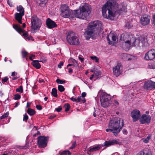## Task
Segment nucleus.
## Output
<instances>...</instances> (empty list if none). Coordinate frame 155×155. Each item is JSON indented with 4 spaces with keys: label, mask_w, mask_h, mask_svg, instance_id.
<instances>
[{
    "label": "nucleus",
    "mask_w": 155,
    "mask_h": 155,
    "mask_svg": "<svg viewBox=\"0 0 155 155\" xmlns=\"http://www.w3.org/2000/svg\"><path fill=\"white\" fill-rule=\"evenodd\" d=\"M116 5L115 0H109L104 4L102 8L103 16L104 18L112 20L115 16L112 12Z\"/></svg>",
    "instance_id": "nucleus-1"
},
{
    "label": "nucleus",
    "mask_w": 155,
    "mask_h": 155,
    "mask_svg": "<svg viewBox=\"0 0 155 155\" xmlns=\"http://www.w3.org/2000/svg\"><path fill=\"white\" fill-rule=\"evenodd\" d=\"M102 22L98 21H93L90 22L85 31L86 34V39L88 40L94 35L95 31H101L102 30Z\"/></svg>",
    "instance_id": "nucleus-2"
},
{
    "label": "nucleus",
    "mask_w": 155,
    "mask_h": 155,
    "mask_svg": "<svg viewBox=\"0 0 155 155\" xmlns=\"http://www.w3.org/2000/svg\"><path fill=\"white\" fill-rule=\"evenodd\" d=\"M91 8L90 5L85 3L84 5L80 7L79 9L76 10L74 14L75 17L87 20L89 18Z\"/></svg>",
    "instance_id": "nucleus-3"
},
{
    "label": "nucleus",
    "mask_w": 155,
    "mask_h": 155,
    "mask_svg": "<svg viewBox=\"0 0 155 155\" xmlns=\"http://www.w3.org/2000/svg\"><path fill=\"white\" fill-rule=\"evenodd\" d=\"M124 125V120L120 118L115 117L111 119L108 124V128H112L118 135Z\"/></svg>",
    "instance_id": "nucleus-4"
},
{
    "label": "nucleus",
    "mask_w": 155,
    "mask_h": 155,
    "mask_svg": "<svg viewBox=\"0 0 155 155\" xmlns=\"http://www.w3.org/2000/svg\"><path fill=\"white\" fill-rule=\"evenodd\" d=\"M31 32L33 33H35L36 30L39 29L42 24V22L41 20L37 16L34 15L31 17Z\"/></svg>",
    "instance_id": "nucleus-5"
},
{
    "label": "nucleus",
    "mask_w": 155,
    "mask_h": 155,
    "mask_svg": "<svg viewBox=\"0 0 155 155\" xmlns=\"http://www.w3.org/2000/svg\"><path fill=\"white\" fill-rule=\"evenodd\" d=\"M67 40L68 43L71 45H78L80 43L79 38L73 32L68 33L67 36Z\"/></svg>",
    "instance_id": "nucleus-6"
},
{
    "label": "nucleus",
    "mask_w": 155,
    "mask_h": 155,
    "mask_svg": "<svg viewBox=\"0 0 155 155\" xmlns=\"http://www.w3.org/2000/svg\"><path fill=\"white\" fill-rule=\"evenodd\" d=\"M111 99L110 95L106 93H103L100 98L101 106L104 107L108 106L111 103Z\"/></svg>",
    "instance_id": "nucleus-7"
},
{
    "label": "nucleus",
    "mask_w": 155,
    "mask_h": 155,
    "mask_svg": "<svg viewBox=\"0 0 155 155\" xmlns=\"http://www.w3.org/2000/svg\"><path fill=\"white\" fill-rule=\"evenodd\" d=\"M61 15L64 18H68L71 15L72 10H70L68 6L66 5H62L60 7Z\"/></svg>",
    "instance_id": "nucleus-8"
},
{
    "label": "nucleus",
    "mask_w": 155,
    "mask_h": 155,
    "mask_svg": "<svg viewBox=\"0 0 155 155\" xmlns=\"http://www.w3.org/2000/svg\"><path fill=\"white\" fill-rule=\"evenodd\" d=\"M49 137L40 136L38 138V145L39 147L45 148L47 146Z\"/></svg>",
    "instance_id": "nucleus-9"
},
{
    "label": "nucleus",
    "mask_w": 155,
    "mask_h": 155,
    "mask_svg": "<svg viewBox=\"0 0 155 155\" xmlns=\"http://www.w3.org/2000/svg\"><path fill=\"white\" fill-rule=\"evenodd\" d=\"M151 117L150 115L145 114H142L140 117L139 122L142 124H149L150 122Z\"/></svg>",
    "instance_id": "nucleus-10"
},
{
    "label": "nucleus",
    "mask_w": 155,
    "mask_h": 155,
    "mask_svg": "<svg viewBox=\"0 0 155 155\" xmlns=\"http://www.w3.org/2000/svg\"><path fill=\"white\" fill-rule=\"evenodd\" d=\"M130 115L133 119V122H136L139 120L141 116L140 111L137 109L132 110L130 113Z\"/></svg>",
    "instance_id": "nucleus-11"
},
{
    "label": "nucleus",
    "mask_w": 155,
    "mask_h": 155,
    "mask_svg": "<svg viewBox=\"0 0 155 155\" xmlns=\"http://www.w3.org/2000/svg\"><path fill=\"white\" fill-rule=\"evenodd\" d=\"M144 58L147 60H152L155 58L154 49L149 50L145 54Z\"/></svg>",
    "instance_id": "nucleus-12"
},
{
    "label": "nucleus",
    "mask_w": 155,
    "mask_h": 155,
    "mask_svg": "<svg viewBox=\"0 0 155 155\" xmlns=\"http://www.w3.org/2000/svg\"><path fill=\"white\" fill-rule=\"evenodd\" d=\"M120 56L121 58L124 61H136L137 59L136 56L125 53L122 54Z\"/></svg>",
    "instance_id": "nucleus-13"
},
{
    "label": "nucleus",
    "mask_w": 155,
    "mask_h": 155,
    "mask_svg": "<svg viewBox=\"0 0 155 155\" xmlns=\"http://www.w3.org/2000/svg\"><path fill=\"white\" fill-rule=\"evenodd\" d=\"M150 21V16L147 14H145L141 18L140 23L143 26L148 25Z\"/></svg>",
    "instance_id": "nucleus-14"
},
{
    "label": "nucleus",
    "mask_w": 155,
    "mask_h": 155,
    "mask_svg": "<svg viewBox=\"0 0 155 155\" xmlns=\"http://www.w3.org/2000/svg\"><path fill=\"white\" fill-rule=\"evenodd\" d=\"M143 87L144 89L149 90L155 88V82L151 81H146L144 83Z\"/></svg>",
    "instance_id": "nucleus-15"
},
{
    "label": "nucleus",
    "mask_w": 155,
    "mask_h": 155,
    "mask_svg": "<svg viewBox=\"0 0 155 155\" xmlns=\"http://www.w3.org/2000/svg\"><path fill=\"white\" fill-rule=\"evenodd\" d=\"M121 66V64L118 63L117 65L113 68V71L114 74L116 77H118L122 73L120 68Z\"/></svg>",
    "instance_id": "nucleus-16"
},
{
    "label": "nucleus",
    "mask_w": 155,
    "mask_h": 155,
    "mask_svg": "<svg viewBox=\"0 0 155 155\" xmlns=\"http://www.w3.org/2000/svg\"><path fill=\"white\" fill-rule=\"evenodd\" d=\"M46 23L47 27L50 29H52L57 26L55 22L50 18H48L47 19Z\"/></svg>",
    "instance_id": "nucleus-17"
},
{
    "label": "nucleus",
    "mask_w": 155,
    "mask_h": 155,
    "mask_svg": "<svg viewBox=\"0 0 155 155\" xmlns=\"http://www.w3.org/2000/svg\"><path fill=\"white\" fill-rule=\"evenodd\" d=\"M107 40L110 45H113L116 41V37L114 35H110L107 36Z\"/></svg>",
    "instance_id": "nucleus-18"
},
{
    "label": "nucleus",
    "mask_w": 155,
    "mask_h": 155,
    "mask_svg": "<svg viewBox=\"0 0 155 155\" xmlns=\"http://www.w3.org/2000/svg\"><path fill=\"white\" fill-rule=\"evenodd\" d=\"M15 18L16 20L20 24H22V18L24 14L22 13H16L15 14Z\"/></svg>",
    "instance_id": "nucleus-19"
},
{
    "label": "nucleus",
    "mask_w": 155,
    "mask_h": 155,
    "mask_svg": "<svg viewBox=\"0 0 155 155\" xmlns=\"http://www.w3.org/2000/svg\"><path fill=\"white\" fill-rule=\"evenodd\" d=\"M12 26L13 28L19 33H24V31L21 29L20 25L17 24H13Z\"/></svg>",
    "instance_id": "nucleus-20"
},
{
    "label": "nucleus",
    "mask_w": 155,
    "mask_h": 155,
    "mask_svg": "<svg viewBox=\"0 0 155 155\" xmlns=\"http://www.w3.org/2000/svg\"><path fill=\"white\" fill-rule=\"evenodd\" d=\"M39 61L38 60H33L31 63V64L34 67L37 69H39L41 67V65L39 62Z\"/></svg>",
    "instance_id": "nucleus-21"
},
{
    "label": "nucleus",
    "mask_w": 155,
    "mask_h": 155,
    "mask_svg": "<svg viewBox=\"0 0 155 155\" xmlns=\"http://www.w3.org/2000/svg\"><path fill=\"white\" fill-rule=\"evenodd\" d=\"M122 45L123 49L125 51L129 50L130 47V44L127 42V41L123 42Z\"/></svg>",
    "instance_id": "nucleus-22"
},
{
    "label": "nucleus",
    "mask_w": 155,
    "mask_h": 155,
    "mask_svg": "<svg viewBox=\"0 0 155 155\" xmlns=\"http://www.w3.org/2000/svg\"><path fill=\"white\" fill-rule=\"evenodd\" d=\"M137 155H150V152L148 149H146L140 151Z\"/></svg>",
    "instance_id": "nucleus-23"
},
{
    "label": "nucleus",
    "mask_w": 155,
    "mask_h": 155,
    "mask_svg": "<svg viewBox=\"0 0 155 155\" xmlns=\"http://www.w3.org/2000/svg\"><path fill=\"white\" fill-rule=\"evenodd\" d=\"M102 147L101 144L95 145L93 147L91 148L89 150L90 152H93L97 150Z\"/></svg>",
    "instance_id": "nucleus-24"
},
{
    "label": "nucleus",
    "mask_w": 155,
    "mask_h": 155,
    "mask_svg": "<svg viewBox=\"0 0 155 155\" xmlns=\"http://www.w3.org/2000/svg\"><path fill=\"white\" fill-rule=\"evenodd\" d=\"M136 41V39L135 37L133 36H132L131 38H130V40H127V42L130 44V46H134L135 44Z\"/></svg>",
    "instance_id": "nucleus-25"
},
{
    "label": "nucleus",
    "mask_w": 155,
    "mask_h": 155,
    "mask_svg": "<svg viewBox=\"0 0 155 155\" xmlns=\"http://www.w3.org/2000/svg\"><path fill=\"white\" fill-rule=\"evenodd\" d=\"M47 2V0H38L37 3L39 4L40 6L44 7Z\"/></svg>",
    "instance_id": "nucleus-26"
},
{
    "label": "nucleus",
    "mask_w": 155,
    "mask_h": 155,
    "mask_svg": "<svg viewBox=\"0 0 155 155\" xmlns=\"http://www.w3.org/2000/svg\"><path fill=\"white\" fill-rule=\"evenodd\" d=\"M27 112L30 115L33 116L35 114L36 112L34 109L28 108L27 110Z\"/></svg>",
    "instance_id": "nucleus-27"
},
{
    "label": "nucleus",
    "mask_w": 155,
    "mask_h": 155,
    "mask_svg": "<svg viewBox=\"0 0 155 155\" xmlns=\"http://www.w3.org/2000/svg\"><path fill=\"white\" fill-rule=\"evenodd\" d=\"M16 8L17 11L19 12V13H22L23 14H24V9L21 5L17 6Z\"/></svg>",
    "instance_id": "nucleus-28"
},
{
    "label": "nucleus",
    "mask_w": 155,
    "mask_h": 155,
    "mask_svg": "<svg viewBox=\"0 0 155 155\" xmlns=\"http://www.w3.org/2000/svg\"><path fill=\"white\" fill-rule=\"evenodd\" d=\"M51 94L54 97H58L57 91L56 88H53L52 89Z\"/></svg>",
    "instance_id": "nucleus-29"
},
{
    "label": "nucleus",
    "mask_w": 155,
    "mask_h": 155,
    "mask_svg": "<svg viewBox=\"0 0 155 155\" xmlns=\"http://www.w3.org/2000/svg\"><path fill=\"white\" fill-rule=\"evenodd\" d=\"M60 155H70L71 153L68 150H65L59 153Z\"/></svg>",
    "instance_id": "nucleus-30"
},
{
    "label": "nucleus",
    "mask_w": 155,
    "mask_h": 155,
    "mask_svg": "<svg viewBox=\"0 0 155 155\" xmlns=\"http://www.w3.org/2000/svg\"><path fill=\"white\" fill-rule=\"evenodd\" d=\"M146 38L143 36L139 37V40L141 41V46H143L144 44Z\"/></svg>",
    "instance_id": "nucleus-31"
},
{
    "label": "nucleus",
    "mask_w": 155,
    "mask_h": 155,
    "mask_svg": "<svg viewBox=\"0 0 155 155\" xmlns=\"http://www.w3.org/2000/svg\"><path fill=\"white\" fill-rule=\"evenodd\" d=\"M64 107L65 109V112L68 111L71 107L70 105L68 103H66L64 105Z\"/></svg>",
    "instance_id": "nucleus-32"
},
{
    "label": "nucleus",
    "mask_w": 155,
    "mask_h": 155,
    "mask_svg": "<svg viewBox=\"0 0 155 155\" xmlns=\"http://www.w3.org/2000/svg\"><path fill=\"white\" fill-rule=\"evenodd\" d=\"M101 147H103L104 146H105L106 147H108L109 146H111L110 144V143L109 140L107 141H105L103 144H101Z\"/></svg>",
    "instance_id": "nucleus-33"
},
{
    "label": "nucleus",
    "mask_w": 155,
    "mask_h": 155,
    "mask_svg": "<svg viewBox=\"0 0 155 155\" xmlns=\"http://www.w3.org/2000/svg\"><path fill=\"white\" fill-rule=\"evenodd\" d=\"M77 102L82 101L83 103H84L85 102L86 100L84 98H82L81 96H79L77 99Z\"/></svg>",
    "instance_id": "nucleus-34"
},
{
    "label": "nucleus",
    "mask_w": 155,
    "mask_h": 155,
    "mask_svg": "<svg viewBox=\"0 0 155 155\" xmlns=\"http://www.w3.org/2000/svg\"><path fill=\"white\" fill-rule=\"evenodd\" d=\"M111 145L119 144V142L118 140H109Z\"/></svg>",
    "instance_id": "nucleus-35"
},
{
    "label": "nucleus",
    "mask_w": 155,
    "mask_h": 155,
    "mask_svg": "<svg viewBox=\"0 0 155 155\" xmlns=\"http://www.w3.org/2000/svg\"><path fill=\"white\" fill-rule=\"evenodd\" d=\"M16 91L17 92H20L21 93H23V90L22 86V85L20 86L19 87H18L16 89Z\"/></svg>",
    "instance_id": "nucleus-36"
},
{
    "label": "nucleus",
    "mask_w": 155,
    "mask_h": 155,
    "mask_svg": "<svg viewBox=\"0 0 155 155\" xmlns=\"http://www.w3.org/2000/svg\"><path fill=\"white\" fill-rule=\"evenodd\" d=\"M56 82L58 84H64L66 82L65 80H61L59 79H57L56 80Z\"/></svg>",
    "instance_id": "nucleus-37"
},
{
    "label": "nucleus",
    "mask_w": 155,
    "mask_h": 155,
    "mask_svg": "<svg viewBox=\"0 0 155 155\" xmlns=\"http://www.w3.org/2000/svg\"><path fill=\"white\" fill-rule=\"evenodd\" d=\"M106 131L107 132H108L109 131L112 132L113 134L115 136H117V134L116 133H114V131L112 128H109L107 129L106 130Z\"/></svg>",
    "instance_id": "nucleus-38"
},
{
    "label": "nucleus",
    "mask_w": 155,
    "mask_h": 155,
    "mask_svg": "<svg viewBox=\"0 0 155 155\" xmlns=\"http://www.w3.org/2000/svg\"><path fill=\"white\" fill-rule=\"evenodd\" d=\"M58 89L60 92H62L64 91L65 88L62 85H58Z\"/></svg>",
    "instance_id": "nucleus-39"
},
{
    "label": "nucleus",
    "mask_w": 155,
    "mask_h": 155,
    "mask_svg": "<svg viewBox=\"0 0 155 155\" xmlns=\"http://www.w3.org/2000/svg\"><path fill=\"white\" fill-rule=\"evenodd\" d=\"M9 115V113L8 112H6L5 114L2 115L0 117L1 119H2L6 118L8 117Z\"/></svg>",
    "instance_id": "nucleus-40"
},
{
    "label": "nucleus",
    "mask_w": 155,
    "mask_h": 155,
    "mask_svg": "<svg viewBox=\"0 0 155 155\" xmlns=\"http://www.w3.org/2000/svg\"><path fill=\"white\" fill-rule=\"evenodd\" d=\"M21 54L22 58H24L28 54V53L25 51H21Z\"/></svg>",
    "instance_id": "nucleus-41"
},
{
    "label": "nucleus",
    "mask_w": 155,
    "mask_h": 155,
    "mask_svg": "<svg viewBox=\"0 0 155 155\" xmlns=\"http://www.w3.org/2000/svg\"><path fill=\"white\" fill-rule=\"evenodd\" d=\"M28 119V115L26 114H24L23 115V121L27 122Z\"/></svg>",
    "instance_id": "nucleus-42"
},
{
    "label": "nucleus",
    "mask_w": 155,
    "mask_h": 155,
    "mask_svg": "<svg viewBox=\"0 0 155 155\" xmlns=\"http://www.w3.org/2000/svg\"><path fill=\"white\" fill-rule=\"evenodd\" d=\"M150 138V136H148L146 138H145V139H143V142L145 143H148L149 141Z\"/></svg>",
    "instance_id": "nucleus-43"
},
{
    "label": "nucleus",
    "mask_w": 155,
    "mask_h": 155,
    "mask_svg": "<svg viewBox=\"0 0 155 155\" xmlns=\"http://www.w3.org/2000/svg\"><path fill=\"white\" fill-rule=\"evenodd\" d=\"M91 59L92 60L96 62H98L99 61V59L97 57L95 56H91Z\"/></svg>",
    "instance_id": "nucleus-44"
},
{
    "label": "nucleus",
    "mask_w": 155,
    "mask_h": 155,
    "mask_svg": "<svg viewBox=\"0 0 155 155\" xmlns=\"http://www.w3.org/2000/svg\"><path fill=\"white\" fill-rule=\"evenodd\" d=\"M72 62L73 63L72 64H74L73 66L74 67H76L78 66V63L77 61L76 60L74 59H73Z\"/></svg>",
    "instance_id": "nucleus-45"
},
{
    "label": "nucleus",
    "mask_w": 155,
    "mask_h": 155,
    "mask_svg": "<svg viewBox=\"0 0 155 155\" xmlns=\"http://www.w3.org/2000/svg\"><path fill=\"white\" fill-rule=\"evenodd\" d=\"M76 145V141H75L73 142V143L72 144L71 146L69 148V150L73 149L75 147Z\"/></svg>",
    "instance_id": "nucleus-46"
},
{
    "label": "nucleus",
    "mask_w": 155,
    "mask_h": 155,
    "mask_svg": "<svg viewBox=\"0 0 155 155\" xmlns=\"http://www.w3.org/2000/svg\"><path fill=\"white\" fill-rule=\"evenodd\" d=\"M21 98V96L18 94H16L14 95V99L15 100L20 99Z\"/></svg>",
    "instance_id": "nucleus-47"
},
{
    "label": "nucleus",
    "mask_w": 155,
    "mask_h": 155,
    "mask_svg": "<svg viewBox=\"0 0 155 155\" xmlns=\"http://www.w3.org/2000/svg\"><path fill=\"white\" fill-rule=\"evenodd\" d=\"M140 41L139 40V37H138L137 39H136V41H135V44H136V45L138 46H140Z\"/></svg>",
    "instance_id": "nucleus-48"
},
{
    "label": "nucleus",
    "mask_w": 155,
    "mask_h": 155,
    "mask_svg": "<svg viewBox=\"0 0 155 155\" xmlns=\"http://www.w3.org/2000/svg\"><path fill=\"white\" fill-rule=\"evenodd\" d=\"M8 79V78L7 77H4V78L2 79V82L4 84V83L6 82Z\"/></svg>",
    "instance_id": "nucleus-49"
},
{
    "label": "nucleus",
    "mask_w": 155,
    "mask_h": 155,
    "mask_svg": "<svg viewBox=\"0 0 155 155\" xmlns=\"http://www.w3.org/2000/svg\"><path fill=\"white\" fill-rule=\"evenodd\" d=\"M62 109V107L61 106H60L58 108H56L55 110L58 112H59L61 111Z\"/></svg>",
    "instance_id": "nucleus-50"
},
{
    "label": "nucleus",
    "mask_w": 155,
    "mask_h": 155,
    "mask_svg": "<svg viewBox=\"0 0 155 155\" xmlns=\"http://www.w3.org/2000/svg\"><path fill=\"white\" fill-rule=\"evenodd\" d=\"M148 68L150 69H155V65H153L152 64H149Z\"/></svg>",
    "instance_id": "nucleus-51"
},
{
    "label": "nucleus",
    "mask_w": 155,
    "mask_h": 155,
    "mask_svg": "<svg viewBox=\"0 0 155 155\" xmlns=\"http://www.w3.org/2000/svg\"><path fill=\"white\" fill-rule=\"evenodd\" d=\"M35 56L34 54H31L30 56H29V59L31 60L32 61H33V58H35Z\"/></svg>",
    "instance_id": "nucleus-52"
},
{
    "label": "nucleus",
    "mask_w": 155,
    "mask_h": 155,
    "mask_svg": "<svg viewBox=\"0 0 155 155\" xmlns=\"http://www.w3.org/2000/svg\"><path fill=\"white\" fill-rule=\"evenodd\" d=\"M94 73L95 76H96L97 78H98L99 75H100V72L97 71H94Z\"/></svg>",
    "instance_id": "nucleus-53"
},
{
    "label": "nucleus",
    "mask_w": 155,
    "mask_h": 155,
    "mask_svg": "<svg viewBox=\"0 0 155 155\" xmlns=\"http://www.w3.org/2000/svg\"><path fill=\"white\" fill-rule=\"evenodd\" d=\"M36 108L38 110H41L42 109V106L40 105H36Z\"/></svg>",
    "instance_id": "nucleus-54"
},
{
    "label": "nucleus",
    "mask_w": 155,
    "mask_h": 155,
    "mask_svg": "<svg viewBox=\"0 0 155 155\" xmlns=\"http://www.w3.org/2000/svg\"><path fill=\"white\" fill-rule=\"evenodd\" d=\"M122 132L123 133L124 135H127L128 133V132L127 130L125 129H123Z\"/></svg>",
    "instance_id": "nucleus-55"
},
{
    "label": "nucleus",
    "mask_w": 155,
    "mask_h": 155,
    "mask_svg": "<svg viewBox=\"0 0 155 155\" xmlns=\"http://www.w3.org/2000/svg\"><path fill=\"white\" fill-rule=\"evenodd\" d=\"M64 63L62 61H61L59 64L58 65V68H61V66L63 65Z\"/></svg>",
    "instance_id": "nucleus-56"
},
{
    "label": "nucleus",
    "mask_w": 155,
    "mask_h": 155,
    "mask_svg": "<svg viewBox=\"0 0 155 155\" xmlns=\"http://www.w3.org/2000/svg\"><path fill=\"white\" fill-rule=\"evenodd\" d=\"M87 94L85 92H83L81 94V97H82V98H84L86 95Z\"/></svg>",
    "instance_id": "nucleus-57"
},
{
    "label": "nucleus",
    "mask_w": 155,
    "mask_h": 155,
    "mask_svg": "<svg viewBox=\"0 0 155 155\" xmlns=\"http://www.w3.org/2000/svg\"><path fill=\"white\" fill-rule=\"evenodd\" d=\"M26 38L28 40H33V38L32 36H28H28Z\"/></svg>",
    "instance_id": "nucleus-58"
},
{
    "label": "nucleus",
    "mask_w": 155,
    "mask_h": 155,
    "mask_svg": "<svg viewBox=\"0 0 155 155\" xmlns=\"http://www.w3.org/2000/svg\"><path fill=\"white\" fill-rule=\"evenodd\" d=\"M71 100L74 102H77V99H76L75 98H73V97H72L71 98Z\"/></svg>",
    "instance_id": "nucleus-59"
},
{
    "label": "nucleus",
    "mask_w": 155,
    "mask_h": 155,
    "mask_svg": "<svg viewBox=\"0 0 155 155\" xmlns=\"http://www.w3.org/2000/svg\"><path fill=\"white\" fill-rule=\"evenodd\" d=\"M114 104L115 106L118 105L119 104L118 102L116 100L114 101Z\"/></svg>",
    "instance_id": "nucleus-60"
},
{
    "label": "nucleus",
    "mask_w": 155,
    "mask_h": 155,
    "mask_svg": "<svg viewBox=\"0 0 155 155\" xmlns=\"http://www.w3.org/2000/svg\"><path fill=\"white\" fill-rule=\"evenodd\" d=\"M153 24L155 25V14L153 15Z\"/></svg>",
    "instance_id": "nucleus-61"
},
{
    "label": "nucleus",
    "mask_w": 155,
    "mask_h": 155,
    "mask_svg": "<svg viewBox=\"0 0 155 155\" xmlns=\"http://www.w3.org/2000/svg\"><path fill=\"white\" fill-rule=\"evenodd\" d=\"M23 36L25 37V38H26L28 36V34L27 32L24 33L23 34Z\"/></svg>",
    "instance_id": "nucleus-62"
},
{
    "label": "nucleus",
    "mask_w": 155,
    "mask_h": 155,
    "mask_svg": "<svg viewBox=\"0 0 155 155\" xmlns=\"http://www.w3.org/2000/svg\"><path fill=\"white\" fill-rule=\"evenodd\" d=\"M56 117V115H51L50 116L49 118L50 119H52Z\"/></svg>",
    "instance_id": "nucleus-63"
},
{
    "label": "nucleus",
    "mask_w": 155,
    "mask_h": 155,
    "mask_svg": "<svg viewBox=\"0 0 155 155\" xmlns=\"http://www.w3.org/2000/svg\"><path fill=\"white\" fill-rule=\"evenodd\" d=\"M17 73L15 72H12V73L11 76H15L16 74H17Z\"/></svg>",
    "instance_id": "nucleus-64"
}]
</instances>
